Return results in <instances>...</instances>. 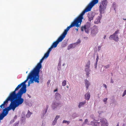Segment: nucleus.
I'll return each mask as SVG.
<instances>
[{"label":"nucleus","mask_w":126,"mask_h":126,"mask_svg":"<svg viewBox=\"0 0 126 126\" xmlns=\"http://www.w3.org/2000/svg\"><path fill=\"white\" fill-rule=\"evenodd\" d=\"M119 31L118 30H117L113 34L111 35V36H114V35H117V34L119 33Z\"/></svg>","instance_id":"nucleus-33"},{"label":"nucleus","mask_w":126,"mask_h":126,"mask_svg":"<svg viewBox=\"0 0 126 126\" xmlns=\"http://www.w3.org/2000/svg\"><path fill=\"white\" fill-rule=\"evenodd\" d=\"M21 116V118H25V113L24 112H22Z\"/></svg>","instance_id":"nucleus-35"},{"label":"nucleus","mask_w":126,"mask_h":126,"mask_svg":"<svg viewBox=\"0 0 126 126\" xmlns=\"http://www.w3.org/2000/svg\"><path fill=\"white\" fill-rule=\"evenodd\" d=\"M30 83L29 81H28V86H30V84H31V83Z\"/></svg>","instance_id":"nucleus-51"},{"label":"nucleus","mask_w":126,"mask_h":126,"mask_svg":"<svg viewBox=\"0 0 126 126\" xmlns=\"http://www.w3.org/2000/svg\"><path fill=\"white\" fill-rule=\"evenodd\" d=\"M94 120H95V121H98L97 120H95V119H94Z\"/></svg>","instance_id":"nucleus-62"},{"label":"nucleus","mask_w":126,"mask_h":126,"mask_svg":"<svg viewBox=\"0 0 126 126\" xmlns=\"http://www.w3.org/2000/svg\"><path fill=\"white\" fill-rule=\"evenodd\" d=\"M94 16V14L93 12H91L88 14V16L89 18V20L91 21L93 19V18Z\"/></svg>","instance_id":"nucleus-11"},{"label":"nucleus","mask_w":126,"mask_h":126,"mask_svg":"<svg viewBox=\"0 0 126 126\" xmlns=\"http://www.w3.org/2000/svg\"><path fill=\"white\" fill-rule=\"evenodd\" d=\"M63 39L61 36H60L57 40L52 44L51 46L53 48L56 47L59 42H61Z\"/></svg>","instance_id":"nucleus-9"},{"label":"nucleus","mask_w":126,"mask_h":126,"mask_svg":"<svg viewBox=\"0 0 126 126\" xmlns=\"http://www.w3.org/2000/svg\"><path fill=\"white\" fill-rule=\"evenodd\" d=\"M80 121H82V119H80Z\"/></svg>","instance_id":"nucleus-58"},{"label":"nucleus","mask_w":126,"mask_h":126,"mask_svg":"<svg viewBox=\"0 0 126 126\" xmlns=\"http://www.w3.org/2000/svg\"><path fill=\"white\" fill-rule=\"evenodd\" d=\"M44 59L43 57L42 58L39 62L30 72L26 79H39L40 70L42 67L41 63Z\"/></svg>","instance_id":"nucleus-3"},{"label":"nucleus","mask_w":126,"mask_h":126,"mask_svg":"<svg viewBox=\"0 0 126 126\" xmlns=\"http://www.w3.org/2000/svg\"><path fill=\"white\" fill-rule=\"evenodd\" d=\"M96 20H97V21H95L94 22V23L95 24H98V23H99L100 22V21L99 19H96Z\"/></svg>","instance_id":"nucleus-38"},{"label":"nucleus","mask_w":126,"mask_h":126,"mask_svg":"<svg viewBox=\"0 0 126 126\" xmlns=\"http://www.w3.org/2000/svg\"><path fill=\"white\" fill-rule=\"evenodd\" d=\"M84 81L85 86H86L87 90L89 87V86L90 85L91 83L87 79H85Z\"/></svg>","instance_id":"nucleus-15"},{"label":"nucleus","mask_w":126,"mask_h":126,"mask_svg":"<svg viewBox=\"0 0 126 126\" xmlns=\"http://www.w3.org/2000/svg\"><path fill=\"white\" fill-rule=\"evenodd\" d=\"M114 82V81L112 79H111V81H110V83H113Z\"/></svg>","instance_id":"nucleus-50"},{"label":"nucleus","mask_w":126,"mask_h":126,"mask_svg":"<svg viewBox=\"0 0 126 126\" xmlns=\"http://www.w3.org/2000/svg\"><path fill=\"white\" fill-rule=\"evenodd\" d=\"M106 37V35H105L104 37V39L105 38V37Z\"/></svg>","instance_id":"nucleus-60"},{"label":"nucleus","mask_w":126,"mask_h":126,"mask_svg":"<svg viewBox=\"0 0 126 126\" xmlns=\"http://www.w3.org/2000/svg\"><path fill=\"white\" fill-rule=\"evenodd\" d=\"M88 122V119H85L84 123H86Z\"/></svg>","instance_id":"nucleus-46"},{"label":"nucleus","mask_w":126,"mask_h":126,"mask_svg":"<svg viewBox=\"0 0 126 126\" xmlns=\"http://www.w3.org/2000/svg\"><path fill=\"white\" fill-rule=\"evenodd\" d=\"M90 93L88 92L85 95V98L86 100H89L90 98Z\"/></svg>","instance_id":"nucleus-17"},{"label":"nucleus","mask_w":126,"mask_h":126,"mask_svg":"<svg viewBox=\"0 0 126 126\" xmlns=\"http://www.w3.org/2000/svg\"><path fill=\"white\" fill-rule=\"evenodd\" d=\"M56 123L57 121L54 120L52 122V124L53 125H54Z\"/></svg>","instance_id":"nucleus-42"},{"label":"nucleus","mask_w":126,"mask_h":126,"mask_svg":"<svg viewBox=\"0 0 126 126\" xmlns=\"http://www.w3.org/2000/svg\"><path fill=\"white\" fill-rule=\"evenodd\" d=\"M107 3V0H103L100 4L99 7V11L100 13H104V11L106 9Z\"/></svg>","instance_id":"nucleus-6"},{"label":"nucleus","mask_w":126,"mask_h":126,"mask_svg":"<svg viewBox=\"0 0 126 126\" xmlns=\"http://www.w3.org/2000/svg\"><path fill=\"white\" fill-rule=\"evenodd\" d=\"M78 116V115L76 114V113H73L72 115V117H73L74 118L77 117Z\"/></svg>","instance_id":"nucleus-28"},{"label":"nucleus","mask_w":126,"mask_h":126,"mask_svg":"<svg viewBox=\"0 0 126 126\" xmlns=\"http://www.w3.org/2000/svg\"><path fill=\"white\" fill-rule=\"evenodd\" d=\"M101 126H108V124L106 119L104 118L100 119V122Z\"/></svg>","instance_id":"nucleus-10"},{"label":"nucleus","mask_w":126,"mask_h":126,"mask_svg":"<svg viewBox=\"0 0 126 126\" xmlns=\"http://www.w3.org/2000/svg\"><path fill=\"white\" fill-rule=\"evenodd\" d=\"M27 95L28 96V97H29V98H30L31 97V96L29 94H27Z\"/></svg>","instance_id":"nucleus-52"},{"label":"nucleus","mask_w":126,"mask_h":126,"mask_svg":"<svg viewBox=\"0 0 126 126\" xmlns=\"http://www.w3.org/2000/svg\"><path fill=\"white\" fill-rule=\"evenodd\" d=\"M126 125V124L125 123H124L122 126H125Z\"/></svg>","instance_id":"nucleus-54"},{"label":"nucleus","mask_w":126,"mask_h":126,"mask_svg":"<svg viewBox=\"0 0 126 126\" xmlns=\"http://www.w3.org/2000/svg\"><path fill=\"white\" fill-rule=\"evenodd\" d=\"M48 108V105H47L46 107V109L45 110H44V112L43 113V116L44 117L46 115V113L47 112V110Z\"/></svg>","instance_id":"nucleus-20"},{"label":"nucleus","mask_w":126,"mask_h":126,"mask_svg":"<svg viewBox=\"0 0 126 126\" xmlns=\"http://www.w3.org/2000/svg\"><path fill=\"white\" fill-rule=\"evenodd\" d=\"M123 19L124 20H126V19Z\"/></svg>","instance_id":"nucleus-59"},{"label":"nucleus","mask_w":126,"mask_h":126,"mask_svg":"<svg viewBox=\"0 0 126 126\" xmlns=\"http://www.w3.org/2000/svg\"><path fill=\"white\" fill-rule=\"evenodd\" d=\"M25 118H21V121L22 124H24L25 123Z\"/></svg>","instance_id":"nucleus-25"},{"label":"nucleus","mask_w":126,"mask_h":126,"mask_svg":"<svg viewBox=\"0 0 126 126\" xmlns=\"http://www.w3.org/2000/svg\"><path fill=\"white\" fill-rule=\"evenodd\" d=\"M98 0H92L84 10L86 12L90 11L92 7L98 2Z\"/></svg>","instance_id":"nucleus-4"},{"label":"nucleus","mask_w":126,"mask_h":126,"mask_svg":"<svg viewBox=\"0 0 126 126\" xmlns=\"http://www.w3.org/2000/svg\"><path fill=\"white\" fill-rule=\"evenodd\" d=\"M50 80L49 79L47 83V85L48 87H49V85L50 84Z\"/></svg>","instance_id":"nucleus-43"},{"label":"nucleus","mask_w":126,"mask_h":126,"mask_svg":"<svg viewBox=\"0 0 126 126\" xmlns=\"http://www.w3.org/2000/svg\"><path fill=\"white\" fill-rule=\"evenodd\" d=\"M70 123V122L66 120H64L63 122V123L67 124L68 125Z\"/></svg>","instance_id":"nucleus-30"},{"label":"nucleus","mask_w":126,"mask_h":126,"mask_svg":"<svg viewBox=\"0 0 126 126\" xmlns=\"http://www.w3.org/2000/svg\"><path fill=\"white\" fill-rule=\"evenodd\" d=\"M19 123V121H18L16 122L13 125V126H18Z\"/></svg>","instance_id":"nucleus-36"},{"label":"nucleus","mask_w":126,"mask_h":126,"mask_svg":"<svg viewBox=\"0 0 126 126\" xmlns=\"http://www.w3.org/2000/svg\"><path fill=\"white\" fill-rule=\"evenodd\" d=\"M98 59H99V58H98V56H97V58H96V63H97V62L98 60Z\"/></svg>","instance_id":"nucleus-47"},{"label":"nucleus","mask_w":126,"mask_h":126,"mask_svg":"<svg viewBox=\"0 0 126 126\" xmlns=\"http://www.w3.org/2000/svg\"><path fill=\"white\" fill-rule=\"evenodd\" d=\"M11 109L13 111H14L15 109L12 105L11 103H10V106L3 109V112H3V113L7 115L8 114L9 111Z\"/></svg>","instance_id":"nucleus-7"},{"label":"nucleus","mask_w":126,"mask_h":126,"mask_svg":"<svg viewBox=\"0 0 126 126\" xmlns=\"http://www.w3.org/2000/svg\"><path fill=\"white\" fill-rule=\"evenodd\" d=\"M66 87H67V88H69V86L68 85Z\"/></svg>","instance_id":"nucleus-57"},{"label":"nucleus","mask_w":126,"mask_h":126,"mask_svg":"<svg viewBox=\"0 0 126 126\" xmlns=\"http://www.w3.org/2000/svg\"><path fill=\"white\" fill-rule=\"evenodd\" d=\"M107 99H108V98H104V99H103V101L104 102H105V103L106 102L107 100Z\"/></svg>","instance_id":"nucleus-45"},{"label":"nucleus","mask_w":126,"mask_h":126,"mask_svg":"<svg viewBox=\"0 0 126 126\" xmlns=\"http://www.w3.org/2000/svg\"><path fill=\"white\" fill-rule=\"evenodd\" d=\"M32 114V113L29 110H28L27 114L26 115V117L27 118L31 116V114Z\"/></svg>","instance_id":"nucleus-24"},{"label":"nucleus","mask_w":126,"mask_h":126,"mask_svg":"<svg viewBox=\"0 0 126 126\" xmlns=\"http://www.w3.org/2000/svg\"><path fill=\"white\" fill-rule=\"evenodd\" d=\"M103 85L104 87L106 89L107 88V86L106 84H104Z\"/></svg>","instance_id":"nucleus-49"},{"label":"nucleus","mask_w":126,"mask_h":126,"mask_svg":"<svg viewBox=\"0 0 126 126\" xmlns=\"http://www.w3.org/2000/svg\"><path fill=\"white\" fill-rule=\"evenodd\" d=\"M57 89H55V90H54V92H56V91H57Z\"/></svg>","instance_id":"nucleus-53"},{"label":"nucleus","mask_w":126,"mask_h":126,"mask_svg":"<svg viewBox=\"0 0 126 126\" xmlns=\"http://www.w3.org/2000/svg\"><path fill=\"white\" fill-rule=\"evenodd\" d=\"M86 103V102L85 101L80 102L79 105V107L80 108L83 106Z\"/></svg>","instance_id":"nucleus-19"},{"label":"nucleus","mask_w":126,"mask_h":126,"mask_svg":"<svg viewBox=\"0 0 126 126\" xmlns=\"http://www.w3.org/2000/svg\"><path fill=\"white\" fill-rule=\"evenodd\" d=\"M78 29H79V28H78L77 29H76V30H77V31H78Z\"/></svg>","instance_id":"nucleus-56"},{"label":"nucleus","mask_w":126,"mask_h":126,"mask_svg":"<svg viewBox=\"0 0 126 126\" xmlns=\"http://www.w3.org/2000/svg\"><path fill=\"white\" fill-rule=\"evenodd\" d=\"M73 47V45L72 44H71L69 45L67 49L69 50L71 48Z\"/></svg>","instance_id":"nucleus-26"},{"label":"nucleus","mask_w":126,"mask_h":126,"mask_svg":"<svg viewBox=\"0 0 126 126\" xmlns=\"http://www.w3.org/2000/svg\"><path fill=\"white\" fill-rule=\"evenodd\" d=\"M55 97L56 100L60 99L61 98L60 94L58 93H56L55 95Z\"/></svg>","instance_id":"nucleus-18"},{"label":"nucleus","mask_w":126,"mask_h":126,"mask_svg":"<svg viewBox=\"0 0 126 126\" xmlns=\"http://www.w3.org/2000/svg\"><path fill=\"white\" fill-rule=\"evenodd\" d=\"M66 80H64L62 82V85L63 86H65L66 85Z\"/></svg>","instance_id":"nucleus-34"},{"label":"nucleus","mask_w":126,"mask_h":126,"mask_svg":"<svg viewBox=\"0 0 126 126\" xmlns=\"http://www.w3.org/2000/svg\"><path fill=\"white\" fill-rule=\"evenodd\" d=\"M108 67H109V66H108V67H107V68H108Z\"/></svg>","instance_id":"nucleus-64"},{"label":"nucleus","mask_w":126,"mask_h":126,"mask_svg":"<svg viewBox=\"0 0 126 126\" xmlns=\"http://www.w3.org/2000/svg\"><path fill=\"white\" fill-rule=\"evenodd\" d=\"M85 71L86 72H89V71H90V67H86V68L85 69Z\"/></svg>","instance_id":"nucleus-31"},{"label":"nucleus","mask_w":126,"mask_h":126,"mask_svg":"<svg viewBox=\"0 0 126 126\" xmlns=\"http://www.w3.org/2000/svg\"><path fill=\"white\" fill-rule=\"evenodd\" d=\"M29 79H26L25 81L21 83L22 85V86L19 91L26 92L27 91L26 85L25 83Z\"/></svg>","instance_id":"nucleus-8"},{"label":"nucleus","mask_w":126,"mask_h":126,"mask_svg":"<svg viewBox=\"0 0 126 126\" xmlns=\"http://www.w3.org/2000/svg\"><path fill=\"white\" fill-rule=\"evenodd\" d=\"M109 38L110 39L112 38L114 41L116 42L118 41L119 40V38L118 35H114V36H111V35Z\"/></svg>","instance_id":"nucleus-14"},{"label":"nucleus","mask_w":126,"mask_h":126,"mask_svg":"<svg viewBox=\"0 0 126 126\" xmlns=\"http://www.w3.org/2000/svg\"><path fill=\"white\" fill-rule=\"evenodd\" d=\"M90 61L89 60L88 61V62L86 64L85 67H90Z\"/></svg>","instance_id":"nucleus-27"},{"label":"nucleus","mask_w":126,"mask_h":126,"mask_svg":"<svg viewBox=\"0 0 126 126\" xmlns=\"http://www.w3.org/2000/svg\"><path fill=\"white\" fill-rule=\"evenodd\" d=\"M9 101L8 97L7 98L6 100L3 102V103L0 106V108H4L5 105H7Z\"/></svg>","instance_id":"nucleus-13"},{"label":"nucleus","mask_w":126,"mask_h":126,"mask_svg":"<svg viewBox=\"0 0 126 126\" xmlns=\"http://www.w3.org/2000/svg\"><path fill=\"white\" fill-rule=\"evenodd\" d=\"M39 79H34V81L35 82H37L38 83H39Z\"/></svg>","instance_id":"nucleus-44"},{"label":"nucleus","mask_w":126,"mask_h":126,"mask_svg":"<svg viewBox=\"0 0 126 126\" xmlns=\"http://www.w3.org/2000/svg\"><path fill=\"white\" fill-rule=\"evenodd\" d=\"M1 120H1V119H0V122H1Z\"/></svg>","instance_id":"nucleus-61"},{"label":"nucleus","mask_w":126,"mask_h":126,"mask_svg":"<svg viewBox=\"0 0 126 126\" xmlns=\"http://www.w3.org/2000/svg\"><path fill=\"white\" fill-rule=\"evenodd\" d=\"M85 13L86 12L84 10L82 11L80 15L74 20L71 24L64 30L63 32L60 36L64 38L66 35L68 31L70 28L75 26L78 27H80L81 23L82 22V20L83 18V16Z\"/></svg>","instance_id":"nucleus-2"},{"label":"nucleus","mask_w":126,"mask_h":126,"mask_svg":"<svg viewBox=\"0 0 126 126\" xmlns=\"http://www.w3.org/2000/svg\"><path fill=\"white\" fill-rule=\"evenodd\" d=\"M62 106L60 102L56 101H53L51 106L52 109L54 110H59Z\"/></svg>","instance_id":"nucleus-5"},{"label":"nucleus","mask_w":126,"mask_h":126,"mask_svg":"<svg viewBox=\"0 0 126 126\" xmlns=\"http://www.w3.org/2000/svg\"><path fill=\"white\" fill-rule=\"evenodd\" d=\"M89 72H86V75L87 76H89L90 73Z\"/></svg>","instance_id":"nucleus-48"},{"label":"nucleus","mask_w":126,"mask_h":126,"mask_svg":"<svg viewBox=\"0 0 126 126\" xmlns=\"http://www.w3.org/2000/svg\"><path fill=\"white\" fill-rule=\"evenodd\" d=\"M116 126H119V122H118V123L117 124V125Z\"/></svg>","instance_id":"nucleus-55"},{"label":"nucleus","mask_w":126,"mask_h":126,"mask_svg":"<svg viewBox=\"0 0 126 126\" xmlns=\"http://www.w3.org/2000/svg\"><path fill=\"white\" fill-rule=\"evenodd\" d=\"M53 48V47H52V46H51V47L49 48L48 50L47 51V52L50 53V51L52 50V49Z\"/></svg>","instance_id":"nucleus-37"},{"label":"nucleus","mask_w":126,"mask_h":126,"mask_svg":"<svg viewBox=\"0 0 126 126\" xmlns=\"http://www.w3.org/2000/svg\"><path fill=\"white\" fill-rule=\"evenodd\" d=\"M60 116L59 115H57L55 119V120L56 121H57V119L60 118Z\"/></svg>","instance_id":"nucleus-39"},{"label":"nucleus","mask_w":126,"mask_h":126,"mask_svg":"<svg viewBox=\"0 0 126 126\" xmlns=\"http://www.w3.org/2000/svg\"><path fill=\"white\" fill-rule=\"evenodd\" d=\"M27 73V72H26V73Z\"/></svg>","instance_id":"nucleus-63"},{"label":"nucleus","mask_w":126,"mask_h":126,"mask_svg":"<svg viewBox=\"0 0 126 126\" xmlns=\"http://www.w3.org/2000/svg\"><path fill=\"white\" fill-rule=\"evenodd\" d=\"M26 92L19 91L16 94H9L8 96L9 100L15 109L23 103L24 99L22 98V96Z\"/></svg>","instance_id":"nucleus-1"},{"label":"nucleus","mask_w":126,"mask_h":126,"mask_svg":"<svg viewBox=\"0 0 126 126\" xmlns=\"http://www.w3.org/2000/svg\"><path fill=\"white\" fill-rule=\"evenodd\" d=\"M49 53L47 51V52L44 55V56L43 57V58H47L49 56Z\"/></svg>","instance_id":"nucleus-23"},{"label":"nucleus","mask_w":126,"mask_h":126,"mask_svg":"<svg viewBox=\"0 0 126 126\" xmlns=\"http://www.w3.org/2000/svg\"><path fill=\"white\" fill-rule=\"evenodd\" d=\"M100 122L92 121L91 122L90 124L93 126H99L100 124Z\"/></svg>","instance_id":"nucleus-16"},{"label":"nucleus","mask_w":126,"mask_h":126,"mask_svg":"<svg viewBox=\"0 0 126 126\" xmlns=\"http://www.w3.org/2000/svg\"><path fill=\"white\" fill-rule=\"evenodd\" d=\"M32 79H30V80L29 81L30 83H34V80Z\"/></svg>","instance_id":"nucleus-40"},{"label":"nucleus","mask_w":126,"mask_h":126,"mask_svg":"<svg viewBox=\"0 0 126 126\" xmlns=\"http://www.w3.org/2000/svg\"><path fill=\"white\" fill-rule=\"evenodd\" d=\"M17 116L16 115L13 119V120H12L10 122L11 123H13V122H14L17 119Z\"/></svg>","instance_id":"nucleus-29"},{"label":"nucleus","mask_w":126,"mask_h":126,"mask_svg":"<svg viewBox=\"0 0 126 126\" xmlns=\"http://www.w3.org/2000/svg\"><path fill=\"white\" fill-rule=\"evenodd\" d=\"M126 94V90H125L124 91L123 94L122 95V96H124Z\"/></svg>","instance_id":"nucleus-41"},{"label":"nucleus","mask_w":126,"mask_h":126,"mask_svg":"<svg viewBox=\"0 0 126 126\" xmlns=\"http://www.w3.org/2000/svg\"><path fill=\"white\" fill-rule=\"evenodd\" d=\"M6 115H7L4 114L3 113V112H2V113L0 114V119L2 120L4 118Z\"/></svg>","instance_id":"nucleus-22"},{"label":"nucleus","mask_w":126,"mask_h":126,"mask_svg":"<svg viewBox=\"0 0 126 126\" xmlns=\"http://www.w3.org/2000/svg\"><path fill=\"white\" fill-rule=\"evenodd\" d=\"M87 27V26L86 25H84L83 26H82L81 28V31H83L84 30L85 31V32L87 33V32L86 31Z\"/></svg>","instance_id":"nucleus-21"},{"label":"nucleus","mask_w":126,"mask_h":126,"mask_svg":"<svg viewBox=\"0 0 126 126\" xmlns=\"http://www.w3.org/2000/svg\"><path fill=\"white\" fill-rule=\"evenodd\" d=\"M94 29L93 30V32H94V31H95V30H96V32H95V33H97L98 32V30L97 29V28L96 26H94Z\"/></svg>","instance_id":"nucleus-32"},{"label":"nucleus","mask_w":126,"mask_h":126,"mask_svg":"<svg viewBox=\"0 0 126 126\" xmlns=\"http://www.w3.org/2000/svg\"><path fill=\"white\" fill-rule=\"evenodd\" d=\"M22 86V85L21 83L18 85L14 91L10 93V94H16V92L18 91L20 88H21Z\"/></svg>","instance_id":"nucleus-12"}]
</instances>
